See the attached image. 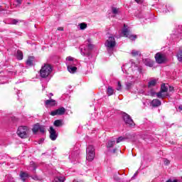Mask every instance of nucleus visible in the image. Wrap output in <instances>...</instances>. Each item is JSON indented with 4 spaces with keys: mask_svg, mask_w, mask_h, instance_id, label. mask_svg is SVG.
<instances>
[{
    "mask_svg": "<svg viewBox=\"0 0 182 182\" xmlns=\"http://www.w3.org/2000/svg\"><path fill=\"white\" fill-rule=\"evenodd\" d=\"M122 117L126 124H128V126H134V122H133V119H132V117H130V115L124 112L122 114Z\"/></svg>",
    "mask_w": 182,
    "mask_h": 182,
    "instance_id": "obj_8",
    "label": "nucleus"
},
{
    "mask_svg": "<svg viewBox=\"0 0 182 182\" xmlns=\"http://www.w3.org/2000/svg\"><path fill=\"white\" fill-rule=\"evenodd\" d=\"M81 53L82 55H87L89 53V51L86 50V48H81Z\"/></svg>",
    "mask_w": 182,
    "mask_h": 182,
    "instance_id": "obj_30",
    "label": "nucleus"
},
{
    "mask_svg": "<svg viewBox=\"0 0 182 182\" xmlns=\"http://www.w3.org/2000/svg\"><path fill=\"white\" fill-rule=\"evenodd\" d=\"M117 90H122V83H120V81L118 82V86L117 87Z\"/></svg>",
    "mask_w": 182,
    "mask_h": 182,
    "instance_id": "obj_34",
    "label": "nucleus"
},
{
    "mask_svg": "<svg viewBox=\"0 0 182 182\" xmlns=\"http://www.w3.org/2000/svg\"><path fill=\"white\" fill-rule=\"evenodd\" d=\"M41 127V125L39 124H36L33 126L32 130H33V133H34L36 134V133H38V132L39 131Z\"/></svg>",
    "mask_w": 182,
    "mask_h": 182,
    "instance_id": "obj_21",
    "label": "nucleus"
},
{
    "mask_svg": "<svg viewBox=\"0 0 182 182\" xmlns=\"http://www.w3.org/2000/svg\"><path fill=\"white\" fill-rule=\"evenodd\" d=\"M132 56H139V55H140V52L136 50H134L132 51Z\"/></svg>",
    "mask_w": 182,
    "mask_h": 182,
    "instance_id": "obj_29",
    "label": "nucleus"
},
{
    "mask_svg": "<svg viewBox=\"0 0 182 182\" xmlns=\"http://www.w3.org/2000/svg\"><path fill=\"white\" fill-rule=\"evenodd\" d=\"M178 109H179L180 110H182V106H181V105L179 106V107H178Z\"/></svg>",
    "mask_w": 182,
    "mask_h": 182,
    "instance_id": "obj_42",
    "label": "nucleus"
},
{
    "mask_svg": "<svg viewBox=\"0 0 182 182\" xmlns=\"http://www.w3.org/2000/svg\"><path fill=\"white\" fill-rule=\"evenodd\" d=\"M157 83V81L156 80H152L148 82V87H154Z\"/></svg>",
    "mask_w": 182,
    "mask_h": 182,
    "instance_id": "obj_22",
    "label": "nucleus"
},
{
    "mask_svg": "<svg viewBox=\"0 0 182 182\" xmlns=\"http://www.w3.org/2000/svg\"><path fill=\"white\" fill-rule=\"evenodd\" d=\"M33 180H38V176L33 177Z\"/></svg>",
    "mask_w": 182,
    "mask_h": 182,
    "instance_id": "obj_41",
    "label": "nucleus"
},
{
    "mask_svg": "<svg viewBox=\"0 0 182 182\" xmlns=\"http://www.w3.org/2000/svg\"><path fill=\"white\" fill-rule=\"evenodd\" d=\"M126 138L123 137V136H119L117 139V143H121V141H123Z\"/></svg>",
    "mask_w": 182,
    "mask_h": 182,
    "instance_id": "obj_31",
    "label": "nucleus"
},
{
    "mask_svg": "<svg viewBox=\"0 0 182 182\" xmlns=\"http://www.w3.org/2000/svg\"><path fill=\"white\" fill-rule=\"evenodd\" d=\"M17 134L21 139L26 138V136H28V127H19L17 131Z\"/></svg>",
    "mask_w": 182,
    "mask_h": 182,
    "instance_id": "obj_5",
    "label": "nucleus"
},
{
    "mask_svg": "<svg viewBox=\"0 0 182 182\" xmlns=\"http://www.w3.org/2000/svg\"><path fill=\"white\" fill-rule=\"evenodd\" d=\"M65 63L67 65V68L76 66L77 65V60L71 56H68L66 58Z\"/></svg>",
    "mask_w": 182,
    "mask_h": 182,
    "instance_id": "obj_7",
    "label": "nucleus"
},
{
    "mask_svg": "<svg viewBox=\"0 0 182 182\" xmlns=\"http://www.w3.org/2000/svg\"><path fill=\"white\" fill-rule=\"evenodd\" d=\"M156 62L157 63H164V61L166 60V57L164 55L158 53L155 55Z\"/></svg>",
    "mask_w": 182,
    "mask_h": 182,
    "instance_id": "obj_10",
    "label": "nucleus"
},
{
    "mask_svg": "<svg viewBox=\"0 0 182 182\" xmlns=\"http://www.w3.org/2000/svg\"><path fill=\"white\" fill-rule=\"evenodd\" d=\"M112 14H114V15H117V14H119V9H117L116 7H112Z\"/></svg>",
    "mask_w": 182,
    "mask_h": 182,
    "instance_id": "obj_26",
    "label": "nucleus"
},
{
    "mask_svg": "<svg viewBox=\"0 0 182 182\" xmlns=\"http://www.w3.org/2000/svg\"><path fill=\"white\" fill-rule=\"evenodd\" d=\"M144 62L146 66H149V68H153V65L154 64V61L149 58L145 59Z\"/></svg>",
    "mask_w": 182,
    "mask_h": 182,
    "instance_id": "obj_15",
    "label": "nucleus"
},
{
    "mask_svg": "<svg viewBox=\"0 0 182 182\" xmlns=\"http://www.w3.org/2000/svg\"><path fill=\"white\" fill-rule=\"evenodd\" d=\"M167 92H168V85H166V84H162L161 86V91L156 93V96L159 99H164V97L168 96Z\"/></svg>",
    "mask_w": 182,
    "mask_h": 182,
    "instance_id": "obj_3",
    "label": "nucleus"
},
{
    "mask_svg": "<svg viewBox=\"0 0 182 182\" xmlns=\"http://www.w3.org/2000/svg\"><path fill=\"white\" fill-rule=\"evenodd\" d=\"M164 164L165 166H168V164H170V161L168 159H164Z\"/></svg>",
    "mask_w": 182,
    "mask_h": 182,
    "instance_id": "obj_33",
    "label": "nucleus"
},
{
    "mask_svg": "<svg viewBox=\"0 0 182 182\" xmlns=\"http://www.w3.org/2000/svg\"><path fill=\"white\" fill-rule=\"evenodd\" d=\"M65 112H66V109L64 107H60L58 109L52 111L50 113V114L51 116H56V115L62 116V115H63L64 113H65Z\"/></svg>",
    "mask_w": 182,
    "mask_h": 182,
    "instance_id": "obj_9",
    "label": "nucleus"
},
{
    "mask_svg": "<svg viewBox=\"0 0 182 182\" xmlns=\"http://www.w3.org/2000/svg\"><path fill=\"white\" fill-rule=\"evenodd\" d=\"M144 0H135L136 2H137V4H141L143 3Z\"/></svg>",
    "mask_w": 182,
    "mask_h": 182,
    "instance_id": "obj_39",
    "label": "nucleus"
},
{
    "mask_svg": "<svg viewBox=\"0 0 182 182\" xmlns=\"http://www.w3.org/2000/svg\"><path fill=\"white\" fill-rule=\"evenodd\" d=\"M65 178L64 176H55L53 182H65Z\"/></svg>",
    "mask_w": 182,
    "mask_h": 182,
    "instance_id": "obj_18",
    "label": "nucleus"
},
{
    "mask_svg": "<svg viewBox=\"0 0 182 182\" xmlns=\"http://www.w3.org/2000/svg\"><path fill=\"white\" fill-rule=\"evenodd\" d=\"M105 46L109 52V53H112L113 49H114L116 46V39L114 37L110 36L105 42Z\"/></svg>",
    "mask_w": 182,
    "mask_h": 182,
    "instance_id": "obj_2",
    "label": "nucleus"
},
{
    "mask_svg": "<svg viewBox=\"0 0 182 182\" xmlns=\"http://www.w3.org/2000/svg\"><path fill=\"white\" fill-rule=\"evenodd\" d=\"M171 182H177V181H176V180H175V181H171Z\"/></svg>",
    "mask_w": 182,
    "mask_h": 182,
    "instance_id": "obj_43",
    "label": "nucleus"
},
{
    "mask_svg": "<svg viewBox=\"0 0 182 182\" xmlns=\"http://www.w3.org/2000/svg\"><path fill=\"white\" fill-rule=\"evenodd\" d=\"M151 105L154 107H159V106H161V101H160L159 100L155 99L152 100Z\"/></svg>",
    "mask_w": 182,
    "mask_h": 182,
    "instance_id": "obj_14",
    "label": "nucleus"
},
{
    "mask_svg": "<svg viewBox=\"0 0 182 182\" xmlns=\"http://www.w3.org/2000/svg\"><path fill=\"white\" fill-rule=\"evenodd\" d=\"M134 176H137V172L134 173Z\"/></svg>",
    "mask_w": 182,
    "mask_h": 182,
    "instance_id": "obj_44",
    "label": "nucleus"
},
{
    "mask_svg": "<svg viewBox=\"0 0 182 182\" xmlns=\"http://www.w3.org/2000/svg\"><path fill=\"white\" fill-rule=\"evenodd\" d=\"M132 85H133V82H127L126 83L127 89V90L130 89V87H132Z\"/></svg>",
    "mask_w": 182,
    "mask_h": 182,
    "instance_id": "obj_32",
    "label": "nucleus"
},
{
    "mask_svg": "<svg viewBox=\"0 0 182 182\" xmlns=\"http://www.w3.org/2000/svg\"><path fill=\"white\" fill-rule=\"evenodd\" d=\"M122 33L123 36H125V38H129L132 41H134L137 38L136 36L132 35L128 28H126V25H124V28L122 30Z\"/></svg>",
    "mask_w": 182,
    "mask_h": 182,
    "instance_id": "obj_6",
    "label": "nucleus"
},
{
    "mask_svg": "<svg viewBox=\"0 0 182 182\" xmlns=\"http://www.w3.org/2000/svg\"><path fill=\"white\" fill-rule=\"evenodd\" d=\"M16 58L18 60H22L23 59V53L21 50H17Z\"/></svg>",
    "mask_w": 182,
    "mask_h": 182,
    "instance_id": "obj_20",
    "label": "nucleus"
},
{
    "mask_svg": "<svg viewBox=\"0 0 182 182\" xmlns=\"http://www.w3.org/2000/svg\"><path fill=\"white\" fill-rule=\"evenodd\" d=\"M88 42L90 43L88 44V49H90V50L93 49V45L90 43V40H88Z\"/></svg>",
    "mask_w": 182,
    "mask_h": 182,
    "instance_id": "obj_35",
    "label": "nucleus"
},
{
    "mask_svg": "<svg viewBox=\"0 0 182 182\" xmlns=\"http://www.w3.org/2000/svg\"><path fill=\"white\" fill-rule=\"evenodd\" d=\"M87 156L86 159L88 161H92L95 159L96 156V153L95 152V147L93 146L90 145L87 147L86 150Z\"/></svg>",
    "mask_w": 182,
    "mask_h": 182,
    "instance_id": "obj_4",
    "label": "nucleus"
},
{
    "mask_svg": "<svg viewBox=\"0 0 182 182\" xmlns=\"http://www.w3.org/2000/svg\"><path fill=\"white\" fill-rule=\"evenodd\" d=\"M68 68V72H70V73H75V72H76V70H77V68H76V65H73L71 67H67Z\"/></svg>",
    "mask_w": 182,
    "mask_h": 182,
    "instance_id": "obj_19",
    "label": "nucleus"
},
{
    "mask_svg": "<svg viewBox=\"0 0 182 182\" xmlns=\"http://www.w3.org/2000/svg\"><path fill=\"white\" fill-rule=\"evenodd\" d=\"M45 105L46 106V107H48V106H55L56 105V100H47L45 102Z\"/></svg>",
    "mask_w": 182,
    "mask_h": 182,
    "instance_id": "obj_12",
    "label": "nucleus"
},
{
    "mask_svg": "<svg viewBox=\"0 0 182 182\" xmlns=\"http://www.w3.org/2000/svg\"><path fill=\"white\" fill-rule=\"evenodd\" d=\"M173 90H174V87L169 86L168 92H173Z\"/></svg>",
    "mask_w": 182,
    "mask_h": 182,
    "instance_id": "obj_38",
    "label": "nucleus"
},
{
    "mask_svg": "<svg viewBox=\"0 0 182 182\" xmlns=\"http://www.w3.org/2000/svg\"><path fill=\"white\" fill-rule=\"evenodd\" d=\"M49 133L50 139L51 140L55 141L56 140V139H58V134H56V131L55 130V129H53V127H50Z\"/></svg>",
    "mask_w": 182,
    "mask_h": 182,
    "instance_id": "obj_11",
    "label": "nucleus"
},
{
    "mask_svg": "<svg viewBox=\"0 0 182 182\" xmlns=\"http://www.w3.org/2000/svg\"><path fill=\"white\" fill-rule=\"evenodd\" d=\"M50 96H53V93H50Z\"/></svg>",
    "mask_w": 182,
    "mask_h": 182,
    "instance_id": "obj_45",
    "label": "nucleus"
},
{
    "mask_svg": "<svg viewBox=\"0 0 182 182\" xmlns=\"http://www.w3.org/2000/svg\"><path fill=\"white\" fill-rule=\"evenodd\" d=\"M20 177H21V179L22 180V181H26V178H28V177H29V174H28V173H26V172L21 171L20 173Z\"/></svg>",
    "mask_w": 182,
    "mask_h": 182,
    "instance_id": "obj_17",
    "label": "nucleus"
},
{
    "mask_svg": "<svg viewBox=\"0 0 182 182\" xmlns=\"http://www.w3.org/2000/svg\"><path fill=\"white\" fill-rule=\"evenodd\" d=\"M54 126L55 127H59L60 126H62V120L60 119H57L54 122Z\"/></svg>",
    "mask_w": 182,
    "mask_h": 182,
    "instance_id": "obj_24",
    "label": "nucleus"
},
{
    "mask_svg": "<svg viewBox=\"0 0 182 182\" xmlns=\"http://www.w3.org/2000/svg\"><path fill=\"white\" fill-rule=\"evenodd\" d=\"M28 169L30 171H33V173H36V164L35 162H31Z\"/></svg>",
    "mask_w": 182,
    "mask_h": 182,
    "instance_id": "obj_16",
    "label": "nucleus"
},
{
    "mask_svg": "<svg viewBox=\"0 0 182 182\" xmlns=\"http://www.w3.org/2000/svg\"><path fill=\"white\" fill-rule=\"evenodd\" d=\"M34 63H35V58L32 56L28 57L26 60L27 66H33Z\"/></svg>",
    "mask_w": 182,
    "mask_h": 182,
    "instance_id": "obj_13",
    "label": "nucleus"
},
{
    "mask_svg": "<svg viewBox=\"0 0 182 182\" xmlns=\"http://www.w3.org/2000/svg\"><path fill=\"white\" fill-rule=\"evenodd\" d=\"M11 23H12L13 25H16V24L18 23V20L14 19V20L12 21Z\"/></svg>",
    "mask_w": 182,
    "mask_h": 182,
    "instance_id": "obj_36",
    "label": "nucleus"
},
{
    "mask_svg": "<svg viewBox=\"0 0 182 182\" xmlns=\"http://www.w3.org/2000/svg\"><path fill=\"white\" fill-rule=\"evenodd\" d=\"M51 73L52 66H50L49 64H44L40 70V76L43 78L48 77V76H49Z\"/></svg>",
    "mask_w": 182,
    "mask_h": 182,
    "instance_id": "obj_1",
    "label": "nucleus"
},
{
    "mask_svg": "<svg viewBox=\"0 0 182 182\" xmlns=\"http://www.w3.org/2000/svg\"><path fill=\"white\" fill-rule=\"evenodd\" d=\"M58 31H63V27H58Z\"/></svg>",
    "mask_w": 182,
    "mask_h": 182,
    "instance_id": "obj_40",
    "label": "nucleus"
},
{
    "mask_svg": "<svg viewBox=\"0 0 182 182\" xmlns=\"http://www.w3.org/2000/svg\"><path fill=\"white\" fill-rule=\"evenodd\" d=\"M114 144H116V141L109 140L107 144V147H108V148L113 147Z\"/></svg>",
    "mask_w": 182,
    "mask_h": 182,
    "instance_id": "obj_25",
    "label": "nucleus"
},
{
    "mask_svg": "<svg viewBox=\"0 0 182 182\" xmlns=\"http://www.w3.org/2000/svg\"><path fill=\"white\" fill-rule=\"evenodd\" d=\"M39 131L41 132V133L43 134V133H45L46 132V128L43 125H40Z\"/></svg>",
    "mask_w": 182,
    "mask_h": 182,
    "instance_id": "obj_27",
    "label": "nucleus"
},
{
    "mask_svg": "<svg viewBox=\"0 0 182 182\" xmlns=\"http://www.w3.org/2000/svg\"><path fill=\"white\" fill-rule=\"evenodd\" d=\"M16 3L17 4V6H19L22 4V1L21 0H16Z\"/></svg>",
    "mask_w": 182,
    "mask_h": 182,
    "instance_id": "obj_37",
    "label": "nucleus"
},
{
    "mask_svg": "<svg viewBox=\"0 0 182 182\" xmlns=\"http://www.w3.org/2000/svg\"><path fill=\"white\" fill-rule=\"evenodd\" d=\"M113 93H114V90H113L112 87H108L107 90V94L108 95V96H112Z\"/></svg>",
    "mask_w": 182,
    "mask_h": 182,
    "instance_id": "obj_23",
    "label": "nucleus"
},
{
    "mask_svg": "<svg viewBox=\"0 0 182 182\" xmlns=\"http://www.w3.org/2000/svg\"><path fill=\"white\" fill-rule=\"evenodd\" d=\"M86 28H87V25L86 23H81L80 24V28L81 30L86 29Z\"/></svg>",
    "mask_w": 182,
    "mask_h": 182,
    "instance_id": "obj_28",
    "label": "nucleus"
}]
</instances>
